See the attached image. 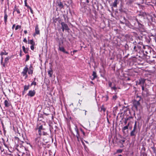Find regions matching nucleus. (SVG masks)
Masks as SVG:
<instances>
[{
	"label": "nucleus",
	"mask_w": 156,
	"mask_h": 156,
	"mask_svg": "<svg viewBox=\"0 0 156 156\" xmlns=\"http://www.w3.org/2000/svg\"><path fill=\"white\" fill-rule=\"evenodd\" d=\"M132 26L133 27V28L138 29H143L144 26L135 17H133L131 22Z\"/></svg>",
	"instance_id": "nucleus-1"
},
{
	"label": "nucleus",
	"mask_w": 156,
	"mask_h": 156,
	"mask_svg": "<svg viewBox=\"0 0 156 156\" xmlns=\"http://www.w3.org/2000/svg\"><path fill=\"white\" fill-rule=\"evenodd\" d=\"M33 69L34 68L31 65H30L29 68L27 65L23 68V71L22 72L23 76L25 77V79H26L28 77L27 73L28 72V74L29 75H32L33 73Z\"/></svg>",
	"instance_id": "nucleus-2"
},
{
	"label": "nucleus",
	"mask_w": 156,
	"mask_h": 156,
	"mask_svg": "<svg viewBox=\"0 0 156 156\" xmlns=\"http://www.w3.org/2000/svg\"><path fill=\"white\" fill-rule=\"evenodd\" d=\"M136 100H134L133 101V107L135 108L136 110L140 111L141 108V106L140 105V101L141 99V97L139 96H137L136 98Z\"/></svg>",
	"instance_id": "nucleus-3"
},
{
	"label": "nucleus",
	"mask_w": 156,
	"mask_h": 156,
	"mask_svg": "<svg viewBox=\"0 0 156 156\" xmlns=\"http://www.w3.org/2000/svg\"><path fill=\"white\" fill-rule=\"evenodd\" d=\"M143 48L144 50H143V52L144 55H147V54L149 53H151V48L148 46H143Z\"/></svg>",
	"instance_id": "nucleus-4"
},
{
	"label": "nucleus",
	"mask_w": 156,
	"mask_h": 156,
	"mask_svg": "<svg viewBox=\"0 0 156 156\" xmlns=\"http://www.w3.org/2000/svg\"><path fill=\"white\" fill-rule=\"evenodd\" d=\"M136 122L135 121L133 127V130L130 133V136H135L137 133V132L136 131Z\"/></svg>",
	"instance_id": "nucleus-5"
},
{
	"label": "nucleus",
	"mask_w": 156,
	"mask_h": 156,
	"mask_svg": "<svg viewBox=\"0 0 156 156\" xmlns=\"http://www.w3.org/2000/svg\"><path fill=\"white\" fill-rule=\"evenodd\" d=\"M146 79L142 78L139 80V81L136 82V85H140L142 88H144V84L145 82Z\"/></svg>",
	"instance_id": "nucleus-6"
},
{
	"label": "nucleus",
	"mask_w": 156,
	"mask_h": 156,
	"mask_svg": "<svg viewBox=\"0 0 156 156\" xmlns=\"http://www.w3.org/2000/svg\"><path fill=\"white\" fill-rule=\"evenodd\" d=\"M61 28L62 29V31H64L65 30H69V28L67 25L64 22H62L61 23Z\"/></svg>",
	"instance_id": "nucleus-7"
},
{
	"label": "nucleus",
	"mask_w": 156,
	"mask_h": 156,
	"mask_svg": "<svg viewBox=\"0 0 156 156\" xmlns=\"http://www.w3.org/2000/svg\"><path fill=\"white\" fill-rule=\"evenodd\" d=\"M41 137V136H37V137L35 138V143L39 146H41L42 144Z\"/></svg>",
	"instance_id": "nucleus-8"
},
{
	"label": "nucleus",
	"mask_w": 156,
	"mask_h": 156,
	"mask_svg": "<svg viewBox=\"0 0 156 156\" xmlns=\"http://www.w3.org/2000/svg\"><path fill=\"white\" fill-rule=\"evenodd\" d=\"M40 34V30L38 27V25L37 24L35 27V32L33 34V36L34 37L36 35H39Z\"/></svg>",
	"instance_id": "nucleus-9"
},
{
	"label": "nucleus",
	"mask_w": 156,
	"mask_h": 156,
	"mask_svg": "<svg viewBox=\"0 0 156 156\" xmlns=\"http://www.w3.org/2000/svg\"><path fill=\"white\" fill-rule=\"evenodd\" d=\"M36 92L34 90H30L29 91V93L27 94V95L28 96L31 97L34 96Z\"/></svg>",
	"instance_id": "nucleus-10"
},
{
	"label": "nucleus",
	"mask_w": 156,
	"mask_h": 156,
	"mask_svg": "<svg viewBox=\"0 0 156 156\" xmlns=\"http://www.w3.org/2000/svg\"><path fill=\"white\" fill-rule=\"evenodd\" d=\"M58 50H59L64 53H65L67 54H69V52L68 51H65L64 48L63 46H59V48H58Z\"/></svg>",
	"instance_id": "nucleus-11"
},
{
	"label": "nucleus",
	"mask_w": 156,
	"mask_h": 156,
	"mask_svg": "<svg viewBox=\"0 0 156 156\" xmlns=\"http://www.w3.org/2000/svg\"><path fill=\"white\" fill-rule=\"evenodd\" d=\"M145 14L146 15L147 18L148 20L150 22L152 21L153 20V18L152 16L149 14H146V13Z\"/></svg>",
	"instance_id": "nucleus-12"
},
{
	"label": "nucleus",
	"mask_w": 156,
	"mask_h": 156,
	"mask_svg": "<svg viewBox=\"0 0 156 156\" xmlns=\"http://www.w3.org/2000/svg\"><path fill=\"white\" fill-rule=\"evenodd\" d=\"M4 21L5 25L6 24L7 22V20L8 18V15L6 13V11H4Z\"/></svg>",
	"instance_id": "nucleus-13"
},
{
	"label": "nucleus",
	"mask_w": 156,
	"mask_h": 156,
	"mask_svg": "<svg viewBox=\"0 0 156 156\" xmlns=\"http://www.w3.org/2000/svg\"><path fill=\"white\" fill-rule=\"evenodd\" d=\"M75 130L77 133V134L76 135V137L77 138V139H80V138L81 137H80V134L79 133L78 129H77V128L76 126L75 128Z\"/></svg>",
	"instance_id": "nucleus-14"
},
{
	"label": "nucleus",
	"mask_w": 156,
	"mask_h": 156,
	"mask_svg": "<svg viewBox=\"0 0 156 156\" xmlns=\"http://www.w3.org/2000/svg\"><path fill=\"white\" fill-rule=\"evenodd\" d=\"M119 3L118 0H114L112 6L115 8H117V5Z\"/></svg>",
	"instance_id": "nucleus-15"
},
{
	"label": "nucleus",
	"mask_w": 156,
	"mask_h": 156,
	"mask_svg": "<svg viewBox=\"0 0 156 156\" xmlns=\"http://www.w3.org/2000/svg\"><path fill=\"white\" fill-rule=\"evenodd\" d=\"M126 4L128 5H130L133 2V0H126Z\"/></svg>",
	"instance_id": "nucleus-16"
},
{
	"label": "nucleus",
	"mask_w": 156,
	"mask_h": 156,
	"mask_svg": "<svg viewBox=\"0 0 156 156\" xmlns=\"http://www.w3.org/2000/svg\"><path fill=\"white\" fill-rule=\"evenodd\" d=\"M4 104L5 107H9L10 105V102L7 100H5L4 101Z\"/></svg>",
	"instance_id": "nucleus-17"
},
{
	"label": "nucleus",
	"mask_w": 156,
	"mask_h": 156,
	"mask_svg": "<svg viewBox=\"0 0 156 156\" xmlns=\"http://www.w3.org/2000/svg\"><path fill=\"white\" fill-rule=\"evenodd\" d=\"M15 11H16L17 13L18 14H20V12L19 9L18 8H16V6H15L13 9V13Z\"/></svg>",
	"instance_id": "nucleus-18"
},
{
	"label": "nucleus",
	"mask_w": 156,
	"mask_h": 156,
	"mask_svg": "<svg viewBox=\"0 0 156 156\" xmlns=\"http://www.w3.org/2000/svg\"><path fill=\"white\" fill-rule=\"evenodd\" d=\"M28 44H31V45H35V43L33 39L28 40Z\"/></svg>",
	"instance_id": "nucleus-19"
},
{
	"label": "nucleus",
	"mask_w": 156,
	"mask_h": 156,
	"mask_svg": "<svg viewBox=\"0 0 156 156\" xmlns=\"http://www.w3.org/2000/svg\"><path fill=\"white\" fill-rule=\"evenodd\" d=\"M132 118V117L131 116H129L128 117H126V118H125L124 123L126 125L127 124V122L128 120H129Z\"/></svg>",
	"instance_id": "nucleus-20"
},
{
	"label": "nucleus",
	"mask_w": 156,
	"mask_h": 156,
	"mask_svg": "<svg viewBox=\"0 0 156 156\" xmlns=\"http://www.w3.org/2000/svg\"><path fill=\"white\" fill-rule=\"evenodd\" d=\"M142 94L144 95H147V88H142Z\"/></svg>",
	"instance_id": "nucleus-21"
},
{
	"label": "nucleus",
	"mask_w": 156,
	"mask_h": 156,
	"mask_svg": "<svg viewBox=\"0 0 156 156\" xmlns=\"http://www.w3.org/2000/svg\"><path fill=\"white\" fill-rule=\"evenodd\" d=\"M102 99L104 101H108V95H106L105 96H103L102 97Z\"/></svg>",
	"instance_id": "nucleus-22"
},
{
	"label": "nucleus",
	"mask_w": 156,
	"mask_h": 156,
	"mask_svg": "<svg viewBox=\"0 0 156 156\" xmlns=\"http://www.w3.org/2000/svg\"><path fill=\"white\" fill-rule=\"evenodd\" d=\"M128 129V127L127 126H125L123 127L122 128V130L123 133V134H126L125 130L126 129Z\"/></svg>",
	"instance_id": "nucleus-23"
},
{
	"label": "nucleus",
	"mask_w": 156,
	"mask_h": 156,
	"mask_svg": "<svg viewBox=\"0 0 156 156\" xmlns=\"http://www.w3.org/2000/svg\"><path fill=\"white\" fill-rule=\"evenodd\" d=\"M53 73V71L51 69L48 71V74L50 77L52 76Z\"/></svg>",
	"instance_id": "nucleus-24"
},
{
	"label": "nucleus",
	"mask_w": 156,
	"mask_h": 156,
	"mask_svg": "<svg viewBox=\"0 0 156 156\" xmlns=\"http://www.w3.org/2000/svg\"><path fill=\"white\" fill-rule=\"evenodd\" d=\"M92 75L93 76V78L92 79V80H94L95 78L97 77L96 73L94 71L93 72Z\"/></svg>",
	"instance_id": "nucleus-25"
},
{
	"label": "nucleus",
	"mask_w": 156,
	"mask_h": 156,
	"mask_svg": "<svg viewBox=\"0 0 156 156\" xmlns=\"http://www.w3.org/2000/svg\"><path fill=\"white\" fill-rule=\"evenodd\" d=\"M22 48H23V50L24 52L25 53H27V51H28V50L29 49H28L27 48L26 49L25 48V47H24V46H22Z\"/></svg>",
	"instance_id": "nucleus-26"
},
{
	"label": "nucleus",
	"mask_w": 156,
	"mask_h": 156,
	"mask_svg": "<svg viewBox=\"0 0 156 156\" xmlns=\"http://www.w3.org/2000/svg\"><path fill=\"white\" fill-rule=\"evenodd\" d=\"M10 58V57H7L4 60V62L5 63H6V64H8L9 62V60Z\"/></svg>",
	"instance_id": "nucleus-27"
},
{
	"label": "nucleus",
	"mask_w": 156,
	"mask_h": 156,
	"mask_svg": "<svg viewBox=\"0 0 156 156\" xmlns=\"http://www.w3.org/2000/svg\"><path fill=\"white\" fill-rule=\"evenodd\" d=\"M38 130V134H37V136H41V130L37 129Z\"/></svg>",
	"instance_id": "nucleus-28"
},
{
	"label": "nucleus",
	"mask_w": 156,
	"mask_h": 156,
	"mask_svg": "<svg viewBox=\"0 0 156 156\" xmlns=\"http://www.w3.org/2000/svg\"><path fill=\"white\" fill-rule=\"evenodd\" d=\"M8 54V53L6 52L5 51L4 52H1L0 54V55L1 56H2L3 55H7Z\"/></svg>",
	"instance_id": "nucleus-29"
},
{
	"label": "nucleus",
	"mask_w": 156,
	"mask_h": 156,
	"mask_svg": "<svg viewBox=\"0 0 156 156\" xmlns=\"http://www.w3.org/2000/svg\"><path fill=\"white\" fill-rule=\"evenodd\" d=\"M36 129H39L41 130H44L43 128V126L42 125H41L38 128H37Z\"/></svg>",
	"instance_id": "nucleus-30"
},
{
	"label": "nucleus",
	"mask_w": 156,
	"mask_h": 156,
	"mask_svg": "<svg viewBox=\"0 0 156 156\" xmlns=\"http://www.w3.org/2000/svg\"><path fill=\"white\" fill-rule=\"evenodd\" d=\"M35 78L34 79V81L32 82L31 84V86H32L34 85V86L36 85V83L35 81Z\"/></svg>",
	"instance_id": "nucleus-31"
},
{
	"label": "nucleus",
	"mask_w": 156,
	"mask_h": 156,
	"mask_svg": "<svg viewBox=\"0 0 156 156\" xmlns=\"http://www.w3.org/2000/svg\"><path fill=\"white\" fill-rule=\"evenodd\" d=\"M151 148L153 150L154 153L156 154V147L155 148L154 147H152Z\"/></svg>",
	"instance_id": "nucleus-32"
},
{
	"label": "nucleus",
	"mask_w": 156,
	"mask_h": 156,
	"mask_svg": "<svg viewBox=\"0 0 156 156\" xmlns=\"http://www.w3.org/2000/svg\"><path fill=\"white\" fill-rule=\"evenodd\" d=\"M27 0H24V4H25V6H26L27 8L29 7V6L28 5H27Z\"/></svg>",
	"instance_id": "nucleus-33"
},
{
	"label": "nucleus",
	"mask_w": 156,
	"mask_h": 156,
	"mask_svg": "<svg viewBox=\"0 0 156 156\" xmlns=\"http://www.w3.org/2000/svg\"><path fill=\"white\" fill-rule=\"evenodd\" d=\"M15 144H16V141H17V142H18L19 141V139L17 137H15Z\"/></svg>",
	"instance_id": "nucleus-34"
},
{
	"label": "nucleus",
	"mask_w": 156,
	"mask_h": 156,
	"mask_svg": "<svg viewBox=\"0 0 156 156\" xmlns=\"http://www.w3.org/2000/svg\"><path fill=\"white\" fill-rule=\"evenodd\" d=\"M58 5L59 6V7L61 8H62L63 7L62 4L61 2H60L59 3H58Z\"/></svg>",
	"instance_id": "nucleus-35"
},
{
	"label": "nucleus",
	"mask_w": 156,
	"mask_h": 156,
	"mask_svg": "<svg viewBox=\"0 0 156 156\" xmlns=\"http://www.w3.org/2000/svg\"><path fill=\"white\" fill-rule=\"evenodd\" d=\"M29 58H30L29 55H26V59L25 60V61L26 62L28 60H29Z\"/></svg>",
	"instance_id": "nucleus-36"
},
{
	"label": "nucleus",
	"mask_w": 156,
	"mask_h": 156,
	"mask_svg": "<svg viewBox=\"0 0 156 156\" xmlns=\"http://www.w3.org/2000/svg\"><path fill=\"white\" fill-rule=\"evenodd\" d=\"M21 28V26H20V25H17L16 26V27L15 28V30H17L18 29H20Z\"/></svg>",
	"instance_id": "nucleus-37"
},
{
	"label": "nucleus",
	"mask_w": 156,
	"mask_h": 156,
	"mask_svg": "<svg viewBox=\"0 0 156 156\" xmlns=\"http://www.w3.org/2000/svg\"><path fill=\"white\" fill-rule=\"evenodd\" d=\"M20 147L21 146H23V144L24 143V142L23 140H20Z\"/></svg>",
	"instance_id": "nucleus-38"
},
{
	"label": "nucleus",
	"mask_w": 156,
	"mask_h": 156,
	"mask_svg": "<svg viewBox=\"0 0 156 156\" xmlns=\"http://www.w3.org/2000/svg\"><path fill=\"white\" fill-rule=\"evenodd\" d=\"M151 36L153 37L156 43V33L154 35H152Z\"/></svg>",
	"instance_id": "nucleus-39"
},
{
	"label": "nucleus",
	"mask_w": 156,
	"mask_h": 156,
	"mask_svg": "<svg viewBox=\"0 0 156 156\" xmlns=\"http://www.w3.org/2000/svg\"><path fill=\"white\" fill-rule=\"evenodd\" d=\"M117 98V96L116 95H114L112 97V99L113 100H115Z\"/></svg>",
	"instance_id": "nucleus-40"
},
{
	"label": "nucleus",
	"mask_w": 156,
	"mask_h": 156,
	"mask_svg": "<svg viewBox=\"0 0 156 156\" xmlns=\"http://www.w3.org/2000/svg\"><path fill=\"white\" fill-rule=\"evenodd\" d=\"M28 8H29L30 10V12L32 13V14H33V10H32L31 8V7H30V6H29V7H28Z\"/></svg>",
	"instance_id": "nucleus-41"
},
{
	"label": "nucleus",
	"mask_w": 156,
	"mask_h": 156,
	"mask_svg": "<svg viewBox=\"0 0 156 156\" xmlns=\"http://www.w3.org/2000/svg\"><path fill=\"white\" fill-rule=\"evenodd\" d=\"M80 130L82 133L83 134L84 136H85V133L84 131H83V129H80Z\"/></svg>",
	"instance_id": "nucleus-42"
},
{
	"label": "nucleus",
	"mask_w": 156,
	"mask_h": 156,
	"mask_svg": "<svg viewBox=\"0 0 156 156\" xmlns=\"http://www.w3.org/2000/svg\"><path fill=\"white\" fill-rule=\"evenodd\" d=\"M122 151V149H118L117 151V152L118 153H121Z\"/></svg>",
	"instance_id": "nucleus-43"
},
{
	"label": "nucleus",
	"mask_w": 156,
	"mask_h": 156,
	"mask_svg": "<svg viewBox=\"0 0 156 156\" xmlns=\"http://www.w3.org/2000/svg\"><path fill=\"white\" fill-rule=\"evenodd\" d=\"M2 140H3V144L4 145H5V146L6 147H7V145L5 144V141H4V139L2 138Z\"/></svg>",
	"instance_id": "nucleus-44"
},
{
	"label": "nucleus",
	"mask_w": 156,
	"mask_h": 156,
	"mask_svg": "<svg viewBox=\"0 0 156 156\" xmlns=\"http://www.w3.org/2000/svg\"><path fill=\"white\" fill-rule=\"evenodd\" d=\"M77 51L76 50H74L73 51V54H72V52H71V54L72 55H73L75 53L77 52Z\"/></svg>",
	"instance_id": "nucleus-45"
},
{
	"label": "nucleus",
	"mask_w": 156,
	"mask_h": 156,
	"mask_svg": "<svg viewBox=\"0 0 156 156\" xmlns=\"http://www.w3.org/2000/svg\"><path fill=\"white\" fill-rule=\"evenodd\" d=\"M83 147H84V148L85 150L86 151H87L88 150V148L87 147V146L85 145H84L83 146Z\"/></svg>",
	"instance_id": "nucleus-46"
},
{
	"label": "nucleus",
	"mask_w": 156,
	"mask_h": 156,
	"mask_svg": "<svg viewBox=\"0 0 156 156\" xmlns=\"http://www.w3.org/2000/svg\"><path fill=\"white\" fill-rule=\"evenodd\" d=\"M34 45H32L30 46V48H31V50H34Z\"/></svg>",
	"instance_id": "nucleus-47"
},
{
	"label": "nucleus",
	"mask_w": 156,
	"mask_h": 156,
	"mask_svg": "<svg viewBox=\"0 0 156 156\" xmlns=\"http://www.w3.org/2000/svg\"><path fill=\"white\" fill-rule=\"evenodd\" d=\"M131 121H130V122H129L127 124V125H126V126H128V127L129 126V125H130V124L131 123Z\"/></svg>",
	"instance_id": "nucleus-48"
},
{
	"label": "nucleus",
	"mask_w": 156,
	"mask_h": 156,
	"mask_svg": "<svg viewBox=\"0 0 156 156\" xmlns=\"http://www.w3.org/2000/svg\"><path fill=\"white\" fill-rule=\"evenodd\" d=\"M23 41L26 43H27V40L26 38H24L23 40Z\"/></svg>",
	"instance_id": "nucleus-49"
},
{
	"label": "nucleus",
	"mask_w": 156,
	"mask_h": 156,
	"mask_svg": "<svg viewBox=\"0 0 156 156\" xmlns=\"http://www.w3.org/2000/svg\"><path fill=\"white\" fill-rule=\"evenodd\" d=\"M101 110H103L104 112H105V111L106 110V109L104 107L102 108H101Z\"/></svg>",
	"instance_id": "nucleus-50"
},
{
	"label": "nucleus",
	"mask_w": 156,
	"mask_h": 156,
	"mask_svg": "<svg viewBox=\"0 0 156 156\" xmlns=\"http://www.w3.org/2000/svg\"><path fill=\"white\" fill-rule=\"evenodd\" d=\"M125 140H121L120 141V143H124L125 142Z\"/></svg>",
	"instance_id": "nucleus-51"
},
{
	"label": "nucleus",
	"mask_w": 156,
	"mask_h": 156,
	"mask_svg": "<svg viewBox=\"0 0 156 156\" xmlns=\"http://www.w3.org/2000/svg\"><path fill=\"white\" fill-rule=\"evenodd\" d=\"M112 84V83L111 82H109L108 83V85L109 87H111Z\"/></svg>",
	"instance_id": "nucleus-52"
},
{
	"label": "nucleus",
	"mask_w": 156,
	"mask_h": 156,
	"mask_svg": "<svg viewBox=\"0 0 156 156\" xmlns=\"http://www.w3.org/2000/svg\"><path fill=\"white\" fill-rule=\"evenodd\" d=\"M126 80H130V78L129 77H128L125 79Z\"/></svg>",
	"instance_id": "nucleus-53"
},
{
	"label": "nucleus",
	"mask_w": 156,
	"mask_h": 156,
	"mask_svg": "<svg viewBox=\"0 0 156 156\" xmlns=\"http://www.w3.org/2000/svg\"><path fill=\"white\" fill-rule=\"evenodd\" d=\"M15 24H14L13 25L12 27V30H13V29H14V27H15Z\"/></svg>",
	"instance_id": "nucleus-54"
},
{
	"label": "nucleus",
	"mask_w": 156,
	"mask_h": 156,
	"mask_svg": "<svg viewBox=\"0 0 156 156\" xmlns=\"http://www.w3.org/2000/svg\"><path fill=\"white\" fill-rule=\"evenodd\" d=\"M81 142L83 145L84 146V145H85V143H84V142H83V140H81Z\"/></svg>",
	"instance_id": "nucleus-55"
},
{
	"label": "nucleus",
	"mask_w": 156,
	"mask_h": 156,
	"mask_svg": "<svg viewBox=\"0 0 156 156\" xmlns=\"http://www.w3.org/2000/svg\"><path fill=\"white\" fill-rule=\"evenodd\" d=\"M0 149L1 151L2 152L3 151L4 149H2L0 145Z\"/></svg>",
	"instance_id": "nucleus-56"
},
{
	"label": "nucleus",
	"mask_w": 156,
	"mask_h": 156,
	"mask_svg": "<svg viewBox=\"0 0 156 156\" xmlns=\"http://www.w3.org/2000/svg\"><path fill=\"white\" fill-rule=\"evenodd\" d=\"M46 134H47V133H46L44 132H43V135H45Z\"/></svg>",
	"instance_id": "nucleus-57"
},
{
	"label": "nucleus",
	"mask_w": 156,
	"mask_h": 156,
	"mask_svg": "<svg viewBox=\"0 0 156 156\" xmlns=\"http://www.w3.org/2000/svg\"><path fill=\"white\" fill-rule=\"evenodd\" d=\"M136 46H135L134 47H133V50L135 51H136Z\"/></svg>",
	"instance_id": "nucleus-58"
},
{
	"label": "nucleus",
	"mask_w": 156,
	"mask_h": 156,
	"mask_svg": "<svg viewBox=\"0 0 156 156\" xmlns=\"http://www.w3.org/2000/svg\"><path fill=\"white\" fill-rule=\"evenodd\" d=\"M107 122H108L109 124H110V122H109V119H108V117H107Z\"/></svg>",
	"instance_id": "nucleus-59"
},
{
	"label": "nucleus",
	"mask_w": 156,
	"mask_h": 156,
	"mask_svg": "<svg viewBox=\"0 0 156 156\" xmlns=\"http://www.w3.org/2000/svg\"><path fill=\"white\" fill-rule=\"evenodd\" d=\"M6 65L7 64H6V63H5L4 62V63L2 64V65L4 67H5Z\"/></svg>",
	"instance_id": "nucleus-60"
},
{
	"label": "nucleus",
	"mask_w": 156,
	"mask_h": 156,
	"mask_svg": "<svg viewBox=\"0 0 156 156\" xmlns=\"http://www.w3.org/2000/svg\"><path fill=\"white\" fill-rule=\"evenodd\" d=\"M3 60V58L2 57V56L1 59V62H2Z\"/></svg>",
	"instance_id": "nucleus-61"
},
{
	"label": "nucleus",
	"mask_w": 156,
	"mask_h": 156,
	"mask_svg": "<svg viewBox=\"0 0 156 156\" xmlns=\"http://www.w3.org/2000/svg\"><path fill=\"white\" fill-rule=\"evenodd\" d=\"M24 32L25 34H26L27 33V30H25Z\"/></svg>",
	"instance_id": "nucleus-62"
},
{
	"label": "nucleus",
	"mask_w": 156,
	"mask_h": 156,
	"mask_svg": "<svg viewBox=\"0 0 156 156\" xmlns=\"http://www.w3.org/2000/svg\"><path fill=\"white\" fill-rule=\"evenodd\" d=\"M61 43L60 42L58 44V48H59V46H61Z\"/></svg>",
	"instance_id": "nucleus-63"
},
{
	"label": "nucleus",
	"mask_w": 156,
	"mask_h": 156,
	"mask_svg": "<svg viewBox=\"0 0 156 156\" xmlns=\"http://www.w3.org/2000/svg\"><path fill=\"white\" fill-rule=\"evenodd\" d=\"M86 0V2L87 3H89V0Z\"/></svg>",
	"instance_id": "nucleus-64"
}]
</instances>
